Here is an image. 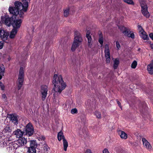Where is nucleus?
<instances>
[{
    "label": "nucleus",
    "mask_w": 153,
    "mask_h": 153,
    "mask_svg": "<svg viewBox=\"0 0 153 153\" xmlns=\"http://www.w3.org/2000/svg\"><path fill=\"white\" fill-rule=\"evenodd\" d=\"M11 139L10 137H7L4 139L6 142L8 143V146H10V145L11 143Z\"/></svg>",
    "instance_id": "33"
},
{
    "label": "nucleus",
    "mask_w": 153,
    "mask_h": 153,
    "mask_svg": "<svg viewBox=\"0 0 153 153\" xmlns=\"http://www.w3.org/2000/svg\"><path fill=\"white\" fill-rule=\"evenodd\" d=\"M52 82L54 85L53 90L56 92L60 94L66 87V85L63 80L61 75L55 74L53 76Z\"/></svg>",
    "instance_id": "1"
},
{
    "label": "nucleus",
    "mask_w": 153,
    "mask_h": 153,
    "mask_svg": "<svg viewBox=\"0 0 153 153\" xmlns=\"http://www.w3.org/2000/svg\"><path fill=\"white\" fill-rule=\"evenodd\" d=\"M48 91V87L47 85H42L41 86L40 93L43 100H45L46 98Z\"/></svg>",
    "instance_id": "6"
},
{
    "label": "nucleus",
    "mask_w": 153,
    "mask_h": 153,
    "mask_svg": "<svg viewBox=\"0 0 153 153\" xmlns=\"http://www.w3.org/2000/svg\"><path fill=\"white\" fill-rule=\"evenodd\" d=\"M27 142V139L25 137H21L19 138L16 141V143L19 146H22L25 145Z\"/></svg>",
    "instance_id": "11"
},
{
    "label": "nucleus",
    "mask_w": 153,
    "mask_h": 153,
    "mask_svg": "<svg viewBox=\"0 0 153 153\" xmlns=\"http://www.w3.org/2000/svg\"><path fill=\"white\" fill-rule=\"evenodd\" d=\"M103 153H110L107 149H105L103 151Z\"/></svg>",
    "instance_id": "45"
},
{
    "label": "nucleus",
    "mask_w": 153,
    "mask_h": 153,
    "mask_svg": "<svg viewBox=\"0 0 153 153\" xmlns=\"http://www.w3.org/2000/svg\"><path fill=\"white\" fill-rule=\"evenodd\" d=\"M30 146L29 147H31L32 148H35V149L37 146V143L35 140H31L30 141Z\"/></svg>",
    "instance_id": "27"
},
{
    "label": "nucleus",
    "mask_w": 153,
    "mask_h": 153,
    "mask_svg": "<svg viewBox=\"0 0 153 153\" xmlns=\"http://www.w3.org/2000/svg\"><path fill=\"white\" fill-rule=\"evenodd\" d=\"M4 74H2L1 75V73H0V80L2 79V76H4Z\"/></svg>",
    "instance_id": "50"
},
{
    "label": "nucleus",
    "mask_w": 153,
    "mask_h": 153,
    "mask_svg": "<svg viewBox=\"0 0 153 153\" xmlns=\"http://www.w3.org/2000/svg\"><path fill=\"white\" fill-rule=\"evenodd\" d=\"M138 30L139 31V33H141L143 31H144V30H143V28H142L141 26L140 25H138Z\"/></svg>",
    "instance_id": "39"
},
{
    "label": "nucleus",
    "mask_w": 153,
    "mask_h": 153,
    "mask_svg": "<svg viewBox=\"0 0 153 153\" xmlns=\"http://www.w3.org/2000/svg\"><path fill=\"white\" fill-rule=\"evenodd\" d=\"M13 134L16 135L17 137L19 138L22 136L23 132L20 129H18L13 132Z\"/></svg>",
    "instance_id": "17"
},
{
    "label": "nucleus",
    "mask_w": 153,
    "mask_h": 153,
    "mask_svg": "<svg viewBox=\"0 0 153 153\" xmlns=\"http://www.w3.org/2000/svg\"><path fill=\"white\" fill-rule=\"evenodd\" d=\"M128 37H131L132 39H134V35L133 33H131L130 32L129 33V34Z\"/></svg>",
    "instance_id": "40"
},
{
    "label": "nucleus",
    "mask_w": 153,
    "mask_h": 153,
    "mask_svg": "<svg viewBox=\"0 0 153 153\" xmlns=\"http://www.w3.org/2000/svg\"><path fill=\"white\" fill-rule=\"evenodd\" d=\"M17 31V29L13 28L10 32L9 36L10 37L11 39L13 38L16 34Z\"/></svg>",
    "instance_id": "21"
},
{
    "label": "nucleus",
    "mask_w": 153,
    "mask_h": 153,
    "mask_svg": "<svg viewBox=\"0 0 153 153\" xmlns=\"http://www.w3.org/2000/svg\"><path fill=\"white\" fill-rule=\"evenodd\" d=\"M28 153H36V150L35 148L28 147Z\"/></svg>",
    "instance_id": "31"
},
{
    "label": "nucleus",
    "mask_w": 153,
    "mask_h": 153,
    "mask_svg": "<svg viewBox=\"0 0 153 153\" xmlns=\"http://www.w3.org/2000/svg\"><path fill=\"white\" fill-rule=\"evenodd\" d=\"M22 21L21 19H16L13 21L12 24L13 28L17 29L20 28Z\"/></svg>",
    "instance_id": "12"
},
{
    "label": "nucleus",
    "mask_w": 153,
    "mask_h": 153,
    "mask_svg": "<svg viewBox=\"0 0 153 153\" xmlns=\"http://www.w3.org/2000/svg\"><path fill=\"white\" fill-rule=\"evenodd\" d=\"M2 97L4 99L6 98V96L5 94H3L2 95Z\"/></svg>",
    "instance_id": "49"
},
{
    "label": "nucleus",
    "mask_w": 153,
    "mask_h": 153,
    "mask_svg": "<svg viewBox=\"0 0 153 153\" xmlns=\"http://www.w3.org/2000/svg\"><path fill=\"white\" fill-rule=\"evenodd\" d=\"M4 45V42H0V49L2 48Z\"/></svg>",
    "instance_id": "44"
},
{
    "label": "nucleus",
    "mask_w": 153,
    "mask_h": 153,
    "mask_svg": "<svg viewBox=\"0 0 153 153\" xmlns=\"http://www.w3.org/2000/svg\"><path fill=\"white\" fill-rule=\"evenodd\" d=\"M139 35L144 40H147L149 39L148 35L145 31L139 33Z\"/></svg>",
    "instance_id": "20"
},
{
    "label": "nucleus",
    "mask_w": 153,
    "mask_h": 153,
    "mask_svg": "<svg viewBox=\"0 0 153 153\" xmlns=\"http://www.w3.org/2000/svg\"><path fill=\"white\" fill-rule=\"evenodd\" d=\"M116 45L117 48L118 49H119L120 48V43L118 41L116 42Z\"/></svg>",
    "instance_id": "43"
},
{
    "label": "nucleus",
    "mask_w": 153,
    "mask_h": 153,
    "mask_svg": "<svg viewBox=\"0 0 153 153\" xmlns=\"http://www.w3.org/2000/svg\"><path fill=\"white\" fill-rule=\"evenodd\" d=\"M63 142V145L64 147V149L65 151H67V148L68 146V144L66 139H64Z\"/></svg>",
    "instance_id": "28"
},
{
    "label": "nucleus",
    "mask_w": 153,
    "mask_h": 153,
    "mask_svg": "<svg viewBox=\"0 0 153 153\" xmlns=\"http://www.w3.org/2000/svg\"><path fill=\"white\" fill-rule=\"evenodd\" d=\"M25 131L26 134L29 136L33 134L34 131V128L31 123H29L26 125Z\"/></svg>",
    "instance_id": "7"
},
{
    "label": "nucleus",
    "mask_w": 153,
    "mask_h": 153,
    "mask_svg": "<svg viewBox=\"0 0 153 153\" xmlns=\"http://www.w3.org/2000/svg\"><path fill=\"white\" fill-rule=\"evenodd\" d=\"M119 60L117 59H116L114 61V69H116L117 68L118 65L119 64Z\"/></svg>",
    "instance_id": "30"
},
{
    "label": "nucleus",
    "mask_w": 153,
    "mask_h": 153,
    "mask_svg": "<svg viewBox=\"0 0 153 153\" xmlns=\"http://www.w3.org/2000/svg\"><path fill=\"white\" fill-rule=\"evenodd\" d=\"M142 141L144 147L149 150H151L152 149V147L150 143L145 138H142Z\"/></svg>",
    "instance_id": "9"
},
{
    "label": "nucleus",
    "mask_w": 153,
    "mask_h": 153,
    "mask_svg": "<svg viewBox=\"0 0 153 153\" xmlns=\"http://www.w3.org/2000/svg\"><path fill=\"white\" fill-rule=\"evenodd\" d=\"M14 153H19L17 152H15Z\"/></svg>",
    "instance_id": "52"
},
{
    "label": "nucleus",
    "mask_w": 153,
    "mask_h": 153,
    "mask_svg": "<svg viewBox=\"0 0 153 153\" xmlns=\"http://www.w3.org/2000/svg\"><path fill=\"white\" fill-rule=\"evenodd\" d=\"M10 120L14 124L16 125L18 124V119L17 116L16 115L14 114H10Z\"/></svg>",
    "instance_id": "16"
},
{
    "label": "nucleus",
    "mask_w": 153,
    "mask_h": 153,
    "mask_svg": "<svg viewBox=\"0 0 153 153\" xmlns=\"http://www.w3.org/2000/svg\"><path fill=\"white\" fill-rule=\"evenodd\" d=\"M0 71H1L0 73H1V75L2 74H4L5 68L4 65H2L0 67Z\"/></svg>",
    "instance_id": "36"
},
{
    "label": "nucleus",
    "mask_w": 153,
    "mask_h": 153,
    "mask_svg": "<svg viewBox=\"0 0 153 153\" xmlns=\"http://www.w3.org/2000/svg\"><path fill=\"white\" fill-rule=\"evenodd\" d=\"M147 70L149 74H153V60L147 66Z\"/></svg>",
    "instance_id": "19"
},
{
    "label": "nucleus",
    "mask_w": 153,
    "mask_h": 153,
    "mask_svg": "<svg viewBox=\"0 0 153 153\" xmlns=\"http://www.w3.org/2000/svg\"><path fill=\"white\" fill-rule=\"evenodd\" d=\"M95 114L97 118L99 119L101 118V114L100 112L98 111H96L95 112Z\"/></svg>",
    "instance_id": "35"
},
{
    "label": "nucleus",
    "mask_w": 153,
    "mask_h": 153,
    "mask_svg": "<svg viewBox=\"0 0 153 153\" xmlns=\"http://www.w3.org/2000/svg\"><path fill=\"white\" fill-rule=\"evenodd\" d=\"M57 93V94H58V92H56L55 91H54V93H53V95H54V97H55V93Z\"/></svg>",
    "instance_id": "51"
},
{
    "label": "nucleus",
    "mask_w": 153,
    "mask_h": 153,
    "mask_svg": "<svg viewBox=\"0 0 153 153\" xmlns=\"http://www.w3.org/2000/svg\"><path fill=\"white\" fill-rule=\"evenodd\" d=\"M57 138L59 141H61L62 140H63L64 139H65L63 133L62 131H60L58 133Z\"/></svg>",
    "instance_id": "22"
},
{
    "label": "nucleus",
    "mask_w": 153,
    "mask_h": 153,
    "mask_svg": "<svg viewBox=\"0 0 153 153\" xmlns=\"http://www.w3.org/2000/svg\"><path fill=\"white\" fill-rule=\"evenodd\" d=\"M69 13V10L68 9H67L65 10L64 12V15L65 16L67 17L68 16Z\"/></svg>",
    "instance_id": "37"
},
{
    "label": "nucleus",
    "mask_w": 153,
    "mask_h": 153,
    "mask_svg": "<svg viewBox=\"0 0 153 153\" xmlns=\"http://www.w3.org/2000/svg\"><path fill=\"white\" fill-rule=\"evenodd\" d=\"M117 102L120 108L122 109V106H121V103L118 100H117Z\"/></svg>",
    "instance_id": "47"
},
{
    "label": "nucleus",
    "mask_w": 153,
    "mask_h": 153,
    "mask_svg": "<svg viewBox=\"0 0 153 153\" xmlns=\"http://www.w3.org/2000/svg\"><path fill=\"white\" fill-rule=\"evenodd\" d=\"M137 65V62L135 60H134L131 64V67L132 68L134 69L136 68Z\"/></svg>",
    "instance_id": "32"
},
{
    "label": "nucleus",
    "mask_w": 153,
    "mask_h": 153,
    "mask_svg": "<svg viewBox=\"0 0 153 153\" xmlns=\"http://www.w3.org/2000/svg\"><path fill=\"white\" fill-rule=\"evenodd\" d=\"M30 0H22L23 4L19 1H16L15 3L16 7L18 9H21L23 8V10L27 11L28 6V3Z\"/></svg>",
    "instance_id": "3"
},
{
    "label": "nucleus",
    "mask_w": 153,
    "mask_h": 153,
    "mask_svg": "<svg viewBox=\"0 0 153 153\" xmlns=\"http://www.w3.org/2000/svg\"><path fill=\"white\" fill-rule=\"evenodd\" d=\"M140 5L142 14L146 18H149L150 14L148 11V7L146 4L145 1H143L140 2Z\"/></svg>",
    "instance_id": "5"
},
{
    "label": "nucleus",
    "mask_w": 153,
    "mask_h": 153,
    "mask_svg": "<svg viewBox=\"0 0 153 153\" xmlns=\"http://www.w3.org/2000/svg\"><path fill=\"white\" fill-rule=\"evenodd\" d=\"M123 1L125 3L128 4H134V3L132 0H123Z\"/></svg>",
    "instance_id": "34"
},
{
    "label": "nucleus",
    "mask_w": 153,
    "mask_h": 153,
    "mask_svg": "<svg viewBox=\"0 0 153 153\" xmlns=\"http://www.w3.org/2000/svg\"><path fill=\"white\" fill-rule=\"evenodd\" d=\"M26 12L23 10V8H22L21 9H19L18 10V13L17 15L18 16V17L22 18L24 16V12Z\"/></svg>",
    "instance_id": "24"
},
{
    "label": "nucleus",
    "mask_w": 153,
    "mask_h": 153,
    "mask_svg": "<svg viewBox=\"0 0 153 153\" xmlns=\"http://www.w3.org/2000/svg\"><path fill=\"white\" fill-rule=\"evenodd\" d=\"M0 86L1 89L2 90H4V85L1 82H0Z\"/></svg>",
    "instance_id": "41"
},
{
    "label": "nucleus",
    "mask_w": 153,
    "mask_h": 153,
    "mask_svg": "<svg viewBox=\"0 0 153 153\" xmlns=\"http://www.w3.org/2000/svg\"><path fill=\"white\" fill-rule=\"evenodd\" d=\"M24 80V78L18 77V89H20L21 88Z\"/></svg>",
    "instance_id": "23"
},
{
    "label": "nucleus",
    "mask_w": 153,
    "mask_h": 153,
    "mask_svg": "<svg viewBox=\"0 0 153 153\" xmlns=\"http://www.w3.org/2000/svg\"><path fill=\"white\" fill-rule=\"evenodd\" d=\"M18 77L22 78L24 77V71L22 67H21L19 69Z\"/></svg>",
    "instance_id": "25"
},
{
    "label": "nucleus",
    "mask_w": 153,
    "mask_h": 153,
    "mask_svg": "<svg viewBox=\"0 0 153 153\" xmlns=\"http://www.w3.org/2000/svg\"><path fill=\"white\" fill-rule=\"evenodd\" d=\"M82 41V39L80 33L77 31H75L74 32V42L71 47L72 51H74L79 46Z\"/></svg>",
    "instance_id": "2"
},
{
    "label": "nucleus",
    "mask_w": 153,
    "mask_h": 153,
    "mask_svg": "<svg viewBox=\"0 0 153 153\" xmlns=\"http://www.w3.org/2000/svg\"><path fill=\"white\" fill-rule=\"evenodd\" d=\"M99 42L101 45V46H102L103 44V37H100L99 38Z\"/></svg>",
    "instance_id": "38"
},
{
    "label": "nucleus",
    "mask_w": 153,
    "mask_h": 153,
    "mask_svg": "<svg viewBox=\"0 0 153 153\" xmlns=\"http://www.w3.org/2000/svg\"><path fill=\"white\" fill-rule=\"evenodd\" d=\"M119 28L122 31L124 35L126 36H128L130 31L126 28L123 26L119 27Z\"/></svg>",
    "instance_id": "14"
},
{
    "label": "nucleus",
    "mask_w": 153,
    "mask_h": 153,
    "mask_svg": "<svg viewBox=\"0 0 153 153\" xmlns=\"http://www.w3.org/2000/svg\"><path fill=\"white\" fill-rule=\"evenodd\" d=\"M4 131L6 133H9L10 132L12 131V129L10 128L9 125H7L6 126Z\"/></svg>",
    "instance_id": "29"
},
{
    "label": "nucleus",
    "mask_w": 153,
    "mask_h": 153,
    "mask_svg": "<svg viewBox=\"0 0 153 153\" xmlns=\"http://www.w3.org/2000/svg\"><path fill=\"white\" fill-rule=\"evenodd\" d=\"M0 146L1 147H4L8 146V143H7L4 139L2 140L0 142Z\"/></svg>",
    "instance_id": "26"
},
{
    "label": "nucleus",
    "mask_w": 153,
    "mask_h": 153,
    "mask_svg": "<svg viewBox=\"0 0 153 153\" xmlns=\"http://www.w3.org/2000/svg\"><path fill=\"white\" fill-rule=\"evenodd\" d=\"M90 32L89 31H87L86 34V37L87 38L88 40V46L90 47L91 48L92 45V39L90 34Z\"/></svg>",
    "instance_id": "15"
},
{
    "label": "nucleus",
    "mask_w": 153,
    "mask_h": 153,
    "mask_svg": "<svg viewBox=\"0 0 153 153\" xmlns=\"http://www.w3.org/2000/svg\"><path fill=\"white\" fill-rule=\"evenodd\" d=\"M85 153H92L90 149H88L86 151Z\"/></svg>",
    "instance_id": "48"
},
{
    "label": "nucleus",
    "mask_w": 153,
    "mask_h": 153,
    "mask_svg": "<svg viewBox=\"0 0 153 153\" xmlns=\"http://www.w3.org/2000/svg\"><path fill=\"white\" fill-rule=\"evenodd\" d=\"M10 6L8 10L10 13L13 15L17 16L18 13V10L19 9L16 7Z\"/></svg>",
    "instance_id": "13"
},
{
    "label": "nucleus",
    "mask_w": 153,
    "mask_h": 153,
    "mask_svg": "<svg viewBox=\"0 0 153 153\" xmlns=\"http://www.w3.org/2000/svg\"><path fill=\"white\" fill-rule=\"evenodd\" d=\"M77 112V110L76 108H74L71 110V113L72 114L76 113Z\"/></svg>",
    "instance_id": "42"
},
{
    "label": "nucleus",
    "mask_w": 153,
    "mask_h": 153,
    "mask_svg": "<svg viewBox=\"0 0 153 153\" xmlns=\"http://www.w3.org/2000/svg\"><path fill=\"white\" fill-rule=\"evenodd\" d=\"M149 36L151 39L153 40V33H151L149 34Z\"/></svg>",
    "instance_id": "46"
},
{
    "label": "nucleus",
    "mask_w": 153,
    "mask_h": 153,
    "mask_svg": "<svg viewBox=\"0 0 153 153\" xmlns=\"http://www.w3.org/2000/svg\"><path fill=\"white\" fill-rule=\"evenodd\" d=\"M104 53L106 59V61L107 63H109L110 62V53L109 48V45L108 44H106L104 47Z\"/></svg>",
    "instance_id": "8"
},
{
    "label": "nucleus",
    "mask_w": 153,
    "mask_h": 153,
    "mask_svg": "<svg viewBox=\"0 0 153 153\" xmlns=\"http://www.w3.org/2000/svg\"><path fill=\"white\" fill-rule=\"evenodd\" d=\"M9 33V32L5 31L3 30L0 31V37L3 41H5L7 39Z\"/></svg>",
    "instance_id": "10"
},
{
    "label": "nucleus",
    "mask_w": 153,
    "mask_h": 153,
    "mask_svg": "<svg viewBox=\"0 0 153 153\" xmlns=\"http://www.w3.org/2000/svg\"><path fill=\"white\" fill-rule=\"evenodd\" d=\"M118 134L121 139H126L128 137V135L124 131L119 130L118 131Z\"/></svg>",
    "instance_id": "18"
},
{
    "label": "nucleus",
    "mask_w": 153,
    "mask_h": 153,
    "mask_svg": "<svg viewBox=\"0 0 153 153\" xmlns=\"http://www.w3.org/2000/svg\"><path fill=\"white\" fill-rule=\"evenodd\" d=\"M1 21L8 26L11 25L13 22V18L9 17L8 15H4L1 17Z\"/></svg>",
    "instance_id": "4"
}]
</instances>
